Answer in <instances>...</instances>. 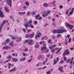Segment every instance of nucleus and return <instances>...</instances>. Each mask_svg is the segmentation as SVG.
Here are the masks:
<instances>
[{"label": "nucleus", "instance_id": "nucleus-18", "mask_svg": "<svg viewBox=\"0 0 74 74\" xmlns=\"http://www.w3.org/2000/svg\"><path fill=\"white\" fill-rule=\"evenodd\" d=\"M9 45H10V47H14V43L13 41H12L10 42L9 44Z\"/></svg>", "mask_w": 74, "mask_h": 74}, {"label": "nucleus", "instance_id": "nucleus-13", "mask_svg": "<svg viewBox=\"0 0 74 74\" xmlns=\"http://www.w3.org/2000/svg\"><path fill=\"white\" fill-rule=\"evenodd\" d=\"M37 34H38V35L37 36H36L35 37V39H37V38L38 37V38L39 37H40V36H41V34L40 33V32H37Z\"/></svg>", "mask_w": 74, "mask_h": 74}, {"label": "nucleus", "instance_id": "nucleus-56", "mask_svg": "<svg viewBox=\"0 0 74 74\" xmlns=\"http://www.w3.org/2000/svg\"><path fill=\"white\" fill-rule=\"evenodd\" d=\"M61 36V34H57V38H59V37H60V36Z\"/></svg>", "mask_w": 74, "mask_h": 74}, {"label": "nucleus", "instance_id": "nucleus-45", "mask_svg": "<svg viewBox=\"0 0 74 74\" xmlns=\"http://www.w3.org/2000/svg\"><path fill=\"white\" fill-rule=\"evenodd\" d=\"M30 11H28L27 13V15H30Z\"/></svg>", "mask_w": 74, "mask_h": 74}, {"label": "nucleus", "instance_id": "nucleus-15", "mask_svg": "<svg viewBox=\"0 0 74 74\" xmlns=\"http://www.w3.org/2000/svg\"><path fill=\"white\" fill-rule=\"evenodd\" d=\"M14 66V64H11L10 63L8 64V66L9 67L8 69H11V67H13Z\"/></svg>", "mask_w": 74, "mask_h": 74}, {"label": "nucleus", "instance_id": "nucleus-59", "mask_svg": "<svg viewBox=\"0 0 74 74\" xmlns=\"http://www.w3.org/2000/svg\"><path fill=\"white\" fill-rule=\"evenodd\" d=\"M26 13L25 12H22V15H25V14H26Z\"/></svg>", "mask_w": 74, "mask_h": 74}, {"label": "nucleus", "instance_id": "nucleus-44", "mask_svg": "<svg viewBox=\"0 0 74 74\" xmlns=\"http://www.w3.org/2000/svg\"><path fill=\"white\" fill-rule=\"evenodd\" d=\"M46 13L48 14H50L51 13V11L49 10Z\"/></svg>", "mask_w": 74, "mask_h": 74}, {"label": "nucleus", "instance_id": "nucleus-46", "mask_svg": "<svg viewBox=\"0 0 74 74\" xmlns=\"http://www.w3.org/2000/svg\"><path fill=\"white\" fill-rule=\"evenodd\" d=\"M60 50H61V48L60 49H59L58 51H57V53H56V54H57V53H59V52H60Z\"/></svg>", "mask_w": 74, "mask_h": 74}, {"label": "nucleus", "instance_id": "nucleus-32", "mask_svg": "<svg viewBox=\"0 0 74 74\" xmlns=\"http://www.w3.org/2000/svg\"><path fill=\"white\" fill-rule=\"evenodd\" d=\"M29 37L30 38L29 34H27V35H26L25 36V38H27Z\"/></svg>", "mask_w": 74, "mask_h": 74}, {"label": "nucleus", "instance_id": "nucleus-52", "mask_svg": "<svg viewBox=\"0 0 74 74\" xmlns=\"http://www.w3.org/2000/svg\"><path fill=\"white\" fill-rule=\"evenodd\" d=\"M35 14H36V13L34 12H33L32 13V15H35Z\"/></svg>", "mask_w": 74, "mask_h": 74}, {"label": "nucleus", "instance_id": "nucleus-37", "mask_svg": "<svg viewBox=\"0 0 74 74\" xmlns=\"http://www.w3.org/2000/svg\"><path fill=\"white\" fill-rule=\"evenodd\" d=\"M22 30L24 32V33L26 32V29L25 28H22Z\"/></svg>", "mask_w": 74, "mask_h": 74}, {"label": "nucleus", "instance_id": "nucleus-36", "mask_svg": "<svg viewBox=\"0 0 74 74\" xmlns=\"http://www.w3.org/2000/svg\"><path fill=\"white\" fill-rule=\"evenodd\" d=\"M13 70V71H16V68H14L12 69Z\"/></svg>", "mask_w": 74, "mask_h": 74}, {"label": "nucleus", "instance_id": "nucleus-2", "mask_svg": "<svg viewBox=\"0 0 74 74\" xmlns=\"http://www.w3.org/2000/svg\"><path fill=\"white\" fill-rule=\"evenodd\" d=\"M32 21L30 20L29 21V22H26V23H24V26L25 27L26 30H27V27H30V28H32V29H33L34 28V25L32 24Z\"/></svg>", "mask_w": 74, "mask_h": 74}, {"label": "nucleus", "instance_id": "nucleus-63", "mask_svg": "<svg viewBox=\"0 0 74 74\" xmlns=\"http://www.w3.org/2000/svg\"><path fill=\"white\" fill-rule=\"evenodd\" d=\"M36 3V1L35 0L33 1V3Z\"/></svg>", "mask_w": 74, "mask_h": 74}, {"label": "nucleus", "instance_id": "nucleus-26", "mask_svg": "<svg viewBox=\"0 0 74 74\" xmlns=\"http://www.w3.org/2000/svg\"><path fill=\"white\" fill-rule=\"evenodd\" d=\"M47 15H48V14H42V16H43V17H45V16H47Z\"/></svg>", "mask_w": 74, "mask_h": 74}, {"label": "nucleus", "instance_id": "nucleus-9", "mask_svg": "<svg viewBox=\"0 0 74 74\" xmlns=\"http://www.w3.org/2000/svg\"><path fill=\"white\" fill-rule=\"evenodd\" d=\"M7 3L8 4L10 7H11L12 4V0H7L6 1Z\"/></svg>", "mask_w": 74, "mask_h": 74}, {"label": "nucleus", "instance_id": "nucleus-38", "mask_svg": "<svg viewBox=\"0 0 74 74\" xmlns=\"http://www.w3.org/2000/svg\"><path fill=\"white\" fill-rule=\"evenodd\" d=\"M25 4L29 6V3L28 2H25Z\"/></svg>", "mask_w": 74, "mask_h": 74}, {"label": "nucleus", "instance_id": "nucleus-62", "mask_svg": "<svg viewBox=\"0 0 74 74\" xmlns=\"http://www.w3.org/2000/svg\"><path fill=\"white\" fill-rule=\"evenodd\" d=\"M70 49L71 51H73V50H74V47H72V48H70Z\"/></svg>", "mask_w": 74, "mask_h": 74}, {"label": "nucleus", "instance_id": "nucleus-10", "mask_svg": "<svg viewBox=\"0 0 74 74\" xmlns=\"http://www.w3.org/2000/svg\"><path fill=\"white\" fill-rule=\"evenodd\" d=\"M52 33L53 34H54V33L60 34V29L54 30L52 32Z\"/></svg>", "mask_w": 74, "mask_h": 74}, {"label": "nucleus", "instance_id": "nucleus-14", "mask_svg": "<svg viewBox=\"0 0 74 74\" xmlns=\"http://www.w3.org/2000/svg\"><path fill=\"white\" fill-rule=\"evenodd\" d=\"M0 17H1V18L4 17V14H3V13L2 11H1V10H0Z\"/></svg>", "mask_w": 74, "mask_h": 74}, {"label": "nucleus", "instance_id": "nucleus-41", "mask_svg": "<svg viewBox=\"0 0 74 74\" xmlns=\"http://www.w3.org/2000/svg\"><path fill=\"white\" fill-rule=\"evenodd\" d=\"M69 11L68 10H66V13L65 14H66V15H67V14H69Z\"/></svg>", "mask_w": 74, "mask_h": 74}, {"label": "nucleus", "instance_id": "nucleus-51", "mask_svg": "<svg viewBox=\"0 0 74 74\" xmlns=\"http://www.w3.org/2000/svg\"><path fill=\"white\" fill-rule=\"evenodd\" d=\"M18 14L21 15H22V12H18Z\"/></svg>", "mask_w": 74, "mask_h": 74}, {"label": "nucleus", "instance_id": "nucleus-31", "mask_svg": "<svg viewBox=\"0 0 74 74\" xmlns=\"http://www.w3.org/2000/svg\"><path fill=\"white\" fill-rule=\"evenodd\" d=\"M12 56H15V57H16L18 56V55H17V54H15V53H13L12 54Z\"/></svg>", "mask_w": 74, "mask_h": 74}, {"label": "nucleus", "instance_id": "nucleus-30", "mask_svg": "<svg viewBox=\"0 0 74 74\" xmlns=\"http://www.w3.org/2000/svg\"><path fill=\"white\" fill-rule=\"evenodd\" d=\"M74 57H73L71 58V62H70V64H72L73 63V60H74Z\"/></svg>", "mask_w": 74, "mask_h": 74}, {"label": "nucleus", "instance_id": "nucleus-55", "mask_svg": "<svg viewBox=\"0 0 74 74\" xmlns=\"http://www.w3.org/2000/svg\"><path fill=\"white\" fill-rule=\"evenodd\" d=\"M64 61H66V60H67V58H66V57H64Z\"/></svg>", "mask_w": 74, "mask_h": 74}, {"label": "nucleus", "instance_id": "nucleus-20", "mask_svg": "<svg viewBox=\"0 0 74 74\" xmlns=\"http://www.w3.org/2000/svg\"><path fill=\"white\" fill-rule=\"evenodd\" d=\"M22 51H23L24 52H26V51H28V49L27 47H24V49H23Z\"/></svg>", "mask_w": 74, "mask_h": 74}, {"label": "nucleus", "instance_id": "nucleus-3", "mask_svg": "<svg viewBox=\"0 0 74 74\" xmlns=\"http://www.w3.org/2000/svg\"><path fill=\"white\" fill-rule=\"evenodd\" d=\"M8 20H3V22L0 25V26H1L0 27V33H1V31H2V29H3V27H3V25H4L5 24V23H8Z\"/></svg>", "mask_w": 74, "mask_h": 74}, {"label": "nucleus", "instance_id": "nucleus-33", "mask_svg": "<svg viewBox=\"0 0 74 74\" xmlns=\"http://www.w3.org/2000/svg\"><path fill=\"white\" fill-rule=\"evenodd\" d=\"M23 55L24 56H27L28 55V54H26L25 53H23Z\"/></svg>", "mask_w": 74, "mask_h": 74}, {"label": "nucleus", "instance_id": "nucleus-28", "mask_svg": "<svg viewBox=\"0 0 74 74\" xmlns=\"http://www.w3.org/2000/svg\"><path fill=\"white\" fill-rule=\"evenodd\" d=\"M10 39H7L6 40L5 42H7V43H8V42H10Z\"/></svg>", "mask_w": 74, "mask_h": 74}, {"label": "nucleus", "instance_id": "nucleus-22", "mask_svg": "<svg viewBox=\"0 0 74 74\" xmlns=\"http://www.w3.org/2000/svg\"><path fill=\"white\" fill-rule=\"evenodd\" d=\"M73 13V10H72L69 13V14H68L67 15V16H70V15H72Z\"/></svg>", "mask_w": 74, "mask_h": 74}, {"label": "nucleus", "instance_id": "nucleus-6", "mask_svg": "<svg viewBox=\"0 0 74 74\" xmlns=\"http://www.w3.org/2000/svg\"><path fill=\"white\" fill-rule=\"evenodd\" d=\"M25 43H27L28 45H32V42H33V40H26L25 41Z\"/></svg>", "mask_w": 74, "mask_h": 74}, {"label": "nucleus", "instance_id": "nucleus-48", "mask_svg": "<svg viewBox=\"0 0 74 74\" xmlns=\"http://www.w3.org/2000/svg\"><path fill=\"white\" fill-rule=\"evenodd\" d=\"M7 44V43L5 42H2V45H6Z\"/></svg>", "mask_w": 74, "mask_h": 74}, {"label": "nucleus", "instance_id": "nucleus-11", "mask_svg": "<svg viewBox=\"0 0 74 74\" xmlns=\"http://www.w3.org/2000/svg\"><path fill=\"white\" fill-rule=\"evenodd\" d=\"M11 47L9 46H4L3 47V49H11Z\"/></svg>", "mask_w": 74, "mask_h": 74}, {"label": "nucleus", "instance_id": "nucleus-5", "mask_svg": "<svg viewBox=\"0 0 74 74\" xmlns=\"http://www.w3.org/2000/svg\"><path fill=\"white\" fill-rule=\"evenodd\" d=\"M56 46V45H54L51 46V45H49V48L50 49H51V52L52 53H53L54 52H55V49H53V48H54V47H55Z\"/></svg>", "mask_w": 74, "mask_h": 74}, {"label": "nucleus", "instance_id": "nucleus-54", "mask_svg": "<svg viewBox=\"0 0 74 74\" xmlns=\"http://www.w3.org/2000/svg\"><path fill=\"white\" fill-rule=\"evenodd\" d=\"M42 17H39V18H38V19H39V20H41V19H42Z\"/></svg>", "mask_w": 74, "mask_h": 74}, {"label": "nucleus", "instance_id": "nucleus-64", "mask_svg": "<svg viewBox=\"0 0 74 74\" xmlns=\"http://www.w3.org/2000/svg\"><path fill=\"white\" fill-rule=\"evenodd\" d=\"M63 8V6L62 5H61L60 6V8Z\"/></svg>", "mask_w": 74, "mask_h": 74}, {"label": "nucleus", "instance_id": "nucleus-8", "mask_svg": "<svg viewBox=\"0 0 74 74\" xmlns=\"http://www.w3.org/2000/svg\"><path fill=\"white\" fill-rule=\"evenodd\" d=\"M69 53L70 52L69 51V50L68 49L66 50L63 54V56H66V55H68Z\"/></svg>", "mask_w": 74, "mask_h": 74}, {"label": "nucleus", "instance_id": "nucleus-53", "mask_svg": "<svg viewBox=\"0 0 74 74\" xmlns=\"http://www.w3.org/2000/svg\"><path fill=\"white\" fill-rule=\"evenodd\" d=\"M63 63H64V61H63V60H61L60 61V63L61 64H62Z\"/></svg>", "mask_w": 74, "mask_h": 74}, {"label": "nucleus", "instance_id": "nucleus-4", "mask_svg": "<svg viewBox=\"0 0 74 74\" xmlns=\"http://www.w3.org/2000/svg\"><path fill=\"white\" fill-rule=\"evenodd\" d=\"M10 37L11 38H12V40H15L17 39V42H20V41H21V40H22V38H21V37L17 38L16 36H14L13 35H11Z\"/></svg>", "mask_w": 74, "mask_h": 74}, {"label": "nucleus", "instance_id": "nucleus-47", "mask_svg": "<svg viewBox=\"0 0 74 74\" xmlns=\"http://www.w3.org/2000/svg\"><path fill=\"white\" fill-rule=\"evenodd\" d=\"M12 57V56H11L10 55L8 57V59H11V58Z\"/></svg>", "mask_w": 74, "mask_h": 74}, {"label": "nucleus", "instance_id": "nucleus-43", "mask_svg": "<svg viewBox=\"0 0 74 74\" xmlns=\"http://www.w3.org/2000/svg\"><path fill=\"white\" fill-rule=\"evenodd\" d=\"M47 60H48V58L47 59H46V61H44L43 62V64H45V62H46V61H47Z\"/></svg>", "mask_w": 74, "mask_h": 74}, {"label": "nucleus", "instance_id": "nucleus-58", "mask_svg": "<svg viewBox=\"0 0 74 74\" xmlns=\"http://www.w3.org/2000/svg\"><path fill=\"white\" fill-rule=\"evenodd\" d=\"M51 74V71H47V74Z\"/></svg>", "mask_w": 74, "mask_h": 74}, {"label": "nucleus", "instance_id": "nucleus-60", "mask_svg": "<svg viewBox=\"0 0 74 74\" xmlns=\"http://www.w3.org/2000/svg\"><path fill=\"white\" fill-rule=\"evenodd\" d=\"M46 68H47V66H44L42 68V69L43 70L44 69H45Z\"/></svg>", "mask_w": 74, "mask_h": 74}, {"label": "nucleus", "instance_id": "nucleus-16", "mask_svg": "<svg viewBox=\"0 0 74 74\" xmlns=\"http://www.w3.org/2000/svg\"><path fill=\"white\" fill-rule=\"evenodd\" d=\"M34 36V33L33 32V34H29V38H32Z\"/></svg>", "mask_w": 74, "mask_h": 74}, {"label": "nucleus", "instance_id": "nucleus-12", "mask_svg": "<svg viewBox=\"0 0 74 74\" xmlns=\"http://www.w3.org/2000/svg\"><path fill=\"white\" fill-rule=\"evenodd\" d=\"M60 59V58H58L56 59V60H55V61H54V62L53 63V65H55V64H56V63H57V62H58V61Z\"/></svg>", "mask_w": 74, "mask_h": 74}, {"label": "nucleus", "instance_id": "nucleus-50", "mask_svg": "<svg viewBox=\"0 0 74 74\" xmlns=\"http://www.w3.org/2000/svg\"><path fill=\"white\" fill-rule=\"evenodd\" d=\"M19 22V20H18V19H16L15 20V22Z\"/></svg>", "mask_w": 74, "mask_h": 74}, {"label": "nucleus", "instance_id": "nucleus-57", "mask_svg": "<svg viewBox=\"0 0 74 74\" xmlns=\"http://www.w3.org/2000/svg\"><path fill=\"white\" fill-rule=\"evenodd\" d=\"M10 61V60H7L5 61V63H7V62H8Z\"/></svg>", "mask_w": 74, "mask_h": 74}, {"label": "nucleus", "instance_id": "nucleus-39", "mask_svg": "<svg viewBox=\"0 0 74 74\" xmlns=\"http://www.w3.org/2000/svg\"><path fill=\"white\" fill-rule=\"evenodd\" d=\"M10 19H12L13 21H14V17L12 16H10Z\"/></svg>", "mask_w": 74, "mask_h": 74}, {"label": "nucleus", "instance_id": "nucleus-61", "mask_svg": "<svg viewBox=\"0 0 74 74\" xmlns=\"http://www.w3.org/2000/svg\"><path fill=\"white\" fill-rule=\"evenodd\" d=\"M13 71L12 70V69L10 70L9 71V72H10V73H12V72Z\"/></svg>", "mask_w": 74, "mask_h": 74}, {"label": "nucleus", "instance_id": "nucleus-42", "mask_svg": "<svg viewBox=\"0 0 74 74\" xmlns=\"http://www.w3.org/2000/svg\"><path fill=\"white\" fill-rule=\"evenodd\" d=\"M51 41H52V40H51V39H50V40H48V43H50V42H51Z\"/></svg>", "mask_w": 74, "mask_h": 74}, {"label": "nucleus", "instance_id": "nucleus-24", "mask_svg": "<svg viewBox=\"0 0 74 74\" xmlns=\"http://www.w3.org/2000/svg\"><path fill=\"white\" fill-rule=\"evenodd\" d=\"M63 67H60L58 69V70L59 71H63Z\"/></svg>", "mask_w": 74, "mask_h": 74}, {"label": "nucleus", "instance_id": "nucleus-17", "mask_svg": "<svg viewBox=\"0 0 74 74\" xmlns=\"http://www.w3.org/2000/svg\"><path fill=\"white\" fill-rule=\"evenodd\" d=\"M60 33H66V30L65 29H61L60 30Z\"/></svg>", "mask_w": 74, "mask_h": 74}, {"label": "nucleus", "instance_id": "nucleus-35", "mask_svg": "<svg viewBox=\"0 0 74 74\" xmlns=\"http://www.w3.org/2000/svg\"><path fill=\"white\" fill-rule=\"evenodd\" d=\"M32 31V29H29L27 30V32L28 33H30V32H31Z\"/></svg>", "mask_w": 74, "mask_h": 74}, {"label": "nucleus", "instance_id": "nucleus-1", "mask_svg": "<svg viewBox=\"0 0 74 74\" xmlns=\"http://www.w3.org/2000/svg\"><path fill=\"white\" fill-rule=\"evenodd\" d=\"M43 47L41 48V51L42 53H46L49 50L46 47V42L45 41H43Z\"/></svg>", "mask_w": 74, "mask_h": 74}, {"label": "nucleus", "instance_id": "nucleus-27", "mask_svg": "<svg viewBox=\"0 0 74 74\" xmlns=\"http://www.w3.org/2000/svg\"><path fill=\"white\" fill-rule=\"evenodd\" d=\"M13 62H17L18 61V59L16 58H14L13 60Z\"/></svg>", "mask_w": 74, "mask_h": 74}, {"label": "nucleus", "instance_id": "nucleus-34", "mask_svg": "<svg viewBox=\"0 0 74 74\" xmlns=\"http://www.w3.org/2000/svg\"><path fill=\"white\" fill-rule=\"evenodd\" d=\"M71 61V59H68L66 61L67 63H70V61Z\"/></svg>", "mask_w": 74, "mask_h": 74}, {"label": "nucleus", "instance_id": "nucleus-21", "mask_svg": "<svg viewBox=\"0 0 74 74\" xmlns=\"http://www.w3.org/2000/svg\"><path fill=\"white\" fill-rule=\"evenodd\" d=\"M40 16V14H37L35 16L36 19H38L39 17Z\"/></svg>", "mask_w": 74, "mask_h": 74}, {"label": "nucleus", "instance_id": "nucleus-25", "mask_svg": "<svg viewBox=\"0 0 74 74\" xmlns=\"http://www.w3.org/2000/svg\"><path fill=\"white\" fill-rule=\"evenodd\" d=\"M35 47L36 48H38V47H39V44H37L35 46Z\"/></svg>", "mask_w": 74, "mask_h": 74}, {"label": "nucleus", "instance_id": "nucleus-23", "mask_svg": "<svg viewBox=\"0 0 74 74\" xmlns=\"http://www.w3.org/2000/svg\"><path fill=\"white\" fill-rule=\"evenodd\" d=\"M43 6L45 7H47L48 6V4L46 3H45L43 4Z\"/></svg>", "mask_w": 74, "mask_h": 74}, {"label": "nucleus", "instance_id": "nucleus-49", "mask_svg": "<svg viewBox=\"0 0 74 74\" xmlns=\"http://www.w3.org/2000/svg\"><path fill=\"white\" fill-rule=\"evenodd\" d=\"M47 25H48V23H46L45 25H44V27H46V26Z\"/></svg>", "mask_w": 74, "mask_h": 74}, {"label": "nucleus", "instance_id": "nucleus-7", "mask_svg": "<svg viewBox=\"0 0 74 74\" xmlns=\"http://www.w3.org/2000/svg\"><path fill=\"white\" fill-rule=\"evenodd\" d=\"M65 25L66 27H69V28L70 29H73V27H74V26L72 25H70L68 23H66L65 24Z\"/></svg>", "mask_w": 74, "mask_h": 74}, {"label": "nucleus", "instance_id": "nucleus-40", "mask_svg": "<svg viewBox=\"0 0 74 74\" xmlns=\"http://www.w3.org/2000/svg\"><path fill=\"white\" fill-rule=\"evenodd\" d=\"M32 60V59L31 58L28 61V63H30V62H31Z\"/></svg>", "mask_w": 74, "mask_h": 74}, {"label": "nucleus", "instance_id": "nucleus-19", "mask_svg": "<svg viewBox=\"0 0 74 74\" xmlns=\"http://www.w3.org/2000/svg\"><path fill=\"white\" fill-rule=\"evenodd\" d=\"M4 10L5 11V12H9V10L7 7H4Z\"/></svg>", "mask_w": 74, "mask_h": 74}, {"label": "nucleus", "instance_id": "nucleus-29", "mask_svg": "<svg viewBox=\"0 0 74 74\" xmlns=\"http://www.w3.org/2000/svg\"><path fill=\"white\" fill-rule=\"evenodd\" d=\"M25 59H26L25 58H21L20 59V61L23 62V61H24V60H25Z\"/></svg>", "mask_w": 74, "mask_h": 74}]
</instances>
